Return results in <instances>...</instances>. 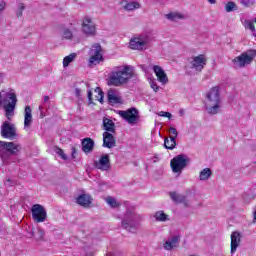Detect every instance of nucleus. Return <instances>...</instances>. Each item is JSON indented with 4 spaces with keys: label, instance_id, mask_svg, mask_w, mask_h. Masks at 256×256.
Here are the masks:
<instances>
[{
    "label": "nucleus",
    "instance_id": "1",
    "mask_svg": "<svg viewBox=\"0 0 256 256\" xmlns=\"http://www.w3.org/2000/svg\"><path fill=\"white\" fill-rule=\"evenodd\" d=\"M205 109L208 115L221 113V92L219 86L212 87L206 94Z\"/></svg>",
    "mask_w": 256,
    "mask_h": 256
},
{
    "label": "nucleus",
    "instance_id": "2",
    "mask_svg": "<svg viewBox=\"0 0 256 256\" xmlns=\"http://www.w3.org/2000/svg\"><path fill=\"white\" fill-rule=\"evenodd\" d=\"M141 221H143V216L136 213L133 210H127L121 221V225L125 231L128 233H137L141 229Z\"/></svg>",
    "mask_w": 256,
    "mask_h": 256
},
{
    "label": "nucleus",
    "instance_id": "3",
    "mask_svg": "<svg viewBox=\"0 0 256 256\" xmlns=\"http://www.w3.org/2000/svg\"><path fill=\"white\" fill-rule=\"evenodd\" d=\"M132 77L133 71H131V67L125 66L121 70H115L110 73V76L108 77V85L121 87V85L129 83V79H132Z\"/></svg>",
    "mask_w": 256,
    "mask_h": 256
},
{
    "label": "nucleus",
    "instance_id": "4",
    "mask_svg": "<svg viewBox=\"0 0 256 256\" xmlns=\"http://www.w3.org/2000/svg\"><path fill=\"white\" fill-rule=\"evenodd\" d=\"M2 102L5 115L8 121H11V117L15 115V107H17V94L13 91L6 92Z\"/></svg>",
    "mask_w": 256,
    "mask_h": 256
},
{
    "label": "nucleus",
    "instance_id": "5",
    "mask_svg": "<svg viewBox=\"0 0 256 256\" xmlns=\"http://www.w3.org/2000/svg\"><path fill=\"white\" fill-rule=\"evenodd\" d=\"M22 147L15 142L0 141V157H13L19 155Z\"/></svg>",
    "mask_w": 256,
    "mask_h": 256
},
{
    "label": "nucleus",
    "instance_id": "6",
    "mask_svg": "<svg viewBox=\"0 0 256 256\" xmlns=\"http://www.w3.org/2000/svg\"><path fill=\"white\" fill-rule=\"evenodd\" d=\"M256 51L255 50H249L247 52H243L240 56H237L232 60L234 63V67H246V65H251L253 62V59H255Z\"/></svg>",
    "mask_w": 256,
    "mask_h": 256
},
{
    "label": "nucleus",
    "instance_id": "7",
    "mask_svg": "<svg viewBox=\"0 0 256 256\" xmlns=\"http://www.w3.org/2000/svg\"><path fill=\"white\" fill-rule=\"evenodd\" d=\"M206 65L207 58L205 57V55L200 54L198 56H194L188 59L186 69H193V71H198V73H201Z\"/></svg>",
    "mask_w": 256,
    "mask_h": 256
},
{
    "label": "nucleus",
    "instance_id": "8",
    "mask_svg": "<svg viewBox=\"0 0 256 256\" xmlns=\"http://www.w3.org/2000/svg\"><path fill=\"white\" fill-rule=\"evenodd\" d=\"M118 115L127 121L129 125H137L139 123V110L137 108L132 107L128 110H119Z\"/></svg>",
    "mask_w": 256,
    "mask_h": 256
},
{
    "label": "nucleus",
    "instance_id": "9",
    "mask_svg": "<svg viewBox=\"0 0 256 256\" xmlns=\"http://www.w3.org/2000/svg\"><path fill=\"white\" fill-rule=\"evenodd\" d=\"M187 161V157L183 154L175 156L170 162L173 173H181L187 167Z\"/></svg>",
    "mask_w": 256,
    "mask_h": 256
},
{
    "label": "nucleus",
    "instance_id": "10",
    "mask_svg": "<svg viewBox=\"0 0 256 256\" xmlns=\"http://www.w3.org/2000/svg\"><path fill=\"white\" fill-rule=\"evenodd\" d=\"M1 136L4 137V139H15L17 137V128H15V124L5 121L1 126Z\"/></svg>",
    "mask_w": 256,
    "mask_h": 256
},
{
    "label": "nucleus",
    "instance_id": "11",
    "mask_svg": "<svg viewBox=\"0 0 256 256\" xmlns=\"http://www.w3.org/2000/svg\"><path fill=\"white\" fill-rule=\"evenodd\" d=\"M32 218L37 223H43L47 219V211L41 204H34L32 206Z\"/></svg>",
    "mask_w": 256,
    "mask_h": 256
},
{
    "label": "nucleus",
    "instance_id": "12",
    "mask_svg": "<svg viewBox=\"0 0 256 256\" xmlns=\"http://www.w3.org/2000/svg\"><path fill=\"white\" fill-rule=\"evenodd\" d=\"M101 51H102L101 44L96 43L92 46L89 52L91 55L89 59L90 65H97L101 63V61H103V54H101Z\"/></svg>",
    "mask_w": 256,
    "mask_h": 256
},
{
    "label": "nucleus",
    "instance_id": "13",
    "mask_svg": "<svg viewBox=\"0 0 256 256\" xmlns=\"http://www.w3.org/2000/svg\"><path fill=\"white\" fill-rule=\"evenodd\" d=\"M149 37H143L140 36L138 38H132L129 43L130 49L141 51L143 50V47H146V45H149Z\"/></svg>",
    "mask_w": 256,
    "mask_h": 256
},
{
    "label": "nucleus",
    "instance_id": "14",
    "mask_svg": "<svg viewBox=\"0 0 256 256\" xmlns=\"http://www.w3.org/2000/svg\"><path fill=\"white\" fill-rule=\"evenodd\" d=\"M82 31L85 33V35H96L97 29L91 18L84 17L82 22Z\"/></svg>",
    "mask_w": 256,
    "mask_h": 256
},
{
    "label": "nucleus",
    "instance_id": "15",
    "mask_svg": "<svg viewBox=\"0 0 256 256\" xmlns=\"http://www.w3.org/2000/svg\"><path fill=\"white\" fill-rule=\"evenodd\" d=\"M115 133L104 132L103 133V147L107 149H113L117 145V139H115Z\"/></svg>",
    "mask_w": 256,
    "mask_h": 256
},
{
    "label": "nucleus",
    "instance_id": "16",
    "mask_svg": "<svg viewBox=\"0 0 256 256\" xmlns=\"http://www.w3.org/2000/svg\"><path fill=\"white\" fill-rule=\"evenodd\" d=\"M76 203L80 205V207H84V209H89V207H91L93 204V197H91L89 194H80L76 198Z\"/></svg>",
    "mask_w": 256,
    "mask_h": 256
},
{
    "label": "nucleus",
    "instance_id": "17",
    "mask_svg": "<svg viewBox=\"0 0 256 256\" xmlns=\"http://www.w3.org/2000/svg\"><path fill=\"white\" fill-rule=\"evenodd\" d=\"M96 169H100L101 171H109L111 167V161L109 160V155H102L98 162H95Z\"/></svg>",
    "mask_w": 256,
    "mask_h": 256
},
{
    "label": "nucleus",
    "instance_id": "18",
    "mask_svg": "<svg viewBox=\"0 0 256 256\" xmlns=\"http://www.w3.org/2000/svg\"><path fill=\"white\" fill-rule=\"evenodd\" d=\"M153 71H154L158 81L160 83H162V85H166V83H169V78L167 77V74L165 73L163 68H161V66L155 65L153 67Z\"/></svg>",
    "mask_w": 256,
    "mask_h": 256
},
{
    "label": "nucleus",
    "instance_id": "19",
    "mask_svg": "<svg viewBox=\"0 0 256 256\" xmlns=\"http://www.w3.org/2000/svg\"><path fill=\"white\" fill-rule=\"evenodd\" d=\"M169 196L174 203H183L184 207H189V200H187V196L177 192H169Z\"/></svg>",
    "mask_w": 256,
    "mask_h": 256
},
{
    "label": "nucleus",
    "instance_id": "20",
    "mask_svg": "<svg viewBox=\"0 0 256 256\" xmlns=\"http://www.w3.org/2000/svg\"><path fill=\"white\" fill-rule=\"evenodd\" d=\"M241 243V234L239 232H232L231 234V255L237 251V247Z\"/></svg>",
    "mask_w": 256,
    "mask_h": 256
},
{
    "label": "nucleus",
    "instance_id": "21",
    "mask_svg": "<svg viewBox=\"0 0 256 256\" xmlns=\"http://www.w3.org/2000/svg\"><path fill=\"white\" fill-rule=\"evenodd\" d=\"M33 123V114H31V106H26L24 110V129H29Z\"/></svg>",
    "mask_w": 256,
    "mask_h": 256
},
{
    "label": "nucleus",
    "instance_id": "22",
    "mask_svg": "<svg viewBox=\"0 0 256 256\" xmlns=\"http://www.w3.org/2000/svg\"><path fill=\"white\" fill-rule=\"evenodd\" d=\"M95 147V141L91 138H84L82 140V151L84 153H91Z\"/></svg>",
    "mask_w": 256,
    "mask_h": 256
},
{
    "label": "nucleus",
    "instance_id": "23",
    "mask_svg": "<svg viewBox=\"0 0 256 256\" xmlns=\"http://www.w3.org/2000/svg\"><path fill=\"white\" fill-rule=\"evenodd\" d=\"M180 239H181V237H179V236H173L171 238V240H168L164 243V245H163L164 249H166V251H171V249H173V247H177V245H179Z\"/></svg>",
    "mask_w": 256,
    "mask_h": 256
},
{
    "label": "nucleus",
    "instance_id": "24",
    "mask_svg": "<svg viewBox=\"0 0 256 256\" xmlns=\"http://www.w3.org/2000/svg\"><path fill=\"white\" fill-rule=\"evenodd\" d=\"M103 127L105 133H115V122L109 118H103Z\"/></svg>",
    "mask_w": 256,
    "mask_h": 256
},
{
    "label": "nucleus",
    "instance_id": "25",
    "mask_svg": "<svg viewBox=\"0 0 256 256\" xmlns=\"http://www.w3.org/2000/svg\"><path fill=\"white\" fill-rule=\"evenodd\" d=\"M107 96H108L109 103H115V104L121 103V98L117 96V90L109 89Z\"/></svg>",
    "mask_w": 256,
    "mask_h": 256
},
{
    "label": "nucleus",
    "instance_id": "26",
    "mask_svg": "<svg viewBox=\"0 0 256 256\" xmlns=\"http://www.w3.org/2000/svg\"><path fill=\"white\" fill-rule=\"evenodd\" d=\"M164 147L165 149H169L170 151H173V149L177 147V139H175V137L165 138Z\"/></svg>",
    "mask_w": 256,
    "mask_h": 256
},
{
    "label": "nucleus",
    "instance_id": "27",
    "mask_svg": "<svg viewBox=\"0 0 256 256\" xmlns=\"http://www.w3.org/2000/svg\"><path fill=\"white\" fill-rule=\"evenodd\" d=\"M154 218L156 221H159L160 223H165V221H170L169 215L165 214L164 211H157L154 214Z\"/></svg>",
    "mask_w": 256,
    "mask_h": 256
},
{
    "label": "nucleus",
    "instance_id": "28",
    "mask_svg": "<svg viewBox=\"0 0 256 256\" xmlns=\"http://www.w3.org/2000/svg\"><path fill=\"white\" fill-rule=\"evenodd\" d=\"M211 175H213V171H211V168H204L200 174H199V179L200 181H207Z\"/></svg>",
    "mask_w": 256,
    "mask_h": 256
},
{
    "label": "nucleus",
    "instance_id": "29",
    "mask_svg": "<svg viewBox=\"0 0 256 256\" xmlns=\"http://www.w3.org/2000/svg\"><path fill=\"white\" fill-rule=\"evenodd\" d=\"M166 18L169 19L170 21H179L181 19H185V15L177 12H171L166 15Z\"/></svg>",
    "mask_w": 256,
    "mask_h": 256
},
{
    "label": "nucleus",
    "instance_id": "30",
    "mask_svg": "<svg viewBox=\"0 0 256 256\" xmlns=\"http://www.w3.org/2000/svg\"><path fill=\"white\" fill-rule=\"evenodd\" d=\"M32 237L37 241H43V237H45V231L41 228H37L36 230L32 231Z\"/></svg>",
    "mask_w": 256,
    "mask_h": 256
},
{
    "label": "nucleus",
    "instance_id": "31",
    "mask_svg": "<svg viewBox=\"0 0 256 256\" xmlns=\"http://www.w3.org/2000/svg\"><path fill=\"white\" fill-rule=\"evenodd\" d=\"M77 59V53H71L68 56H65L63 59V67H69L70 63H73Z\"/></svg>",
    "mask_w": 256,
    "mask_h": 256
},
{
    "label": "nucleus",
    "instance_id": "32",
    "mask_svg": "<svg viewBox=\"0 0 256 256\" xmlns=\"http://www.w3.org/2000/svg\"><path fill=\"white\" fill-rule=\"evenodd\" d=\"M125 11H135V9H141L139 2H129L124 6Z\"/></svg>",
    "mask_w": 256,
    "mask_h": 256
},
{
    "label": "nucleus",
    "instance_id": "33",
    "mask_svg": "<svg viewBox=\"0 0 256 256\" xmlns=\"http://www.w3.org/2000/svg\"><path fill=\"white\" fill-rule=\"evenodd\" d=\"M225 11H226V13H231L232 11H237V4H235V2H233V1H229L225 5Z\"/></svg>",
    "mask_w": 256,
    "mask_h": 256
},
{
    "label": "nucleus",
    "instance_id": "34",
    "mask_svg": "<svg viewBox=\"0 0 256 256\" xmlns=\"http://www.w3.org/2000/svg\"><path fill=\"white\" fill-rule=\"evenodd\" d=\"M54 152L56 153V155H59V157H61V159H63L64 161H67V154H65L63 149L56 146V147H54Z\"/></svg>",
    "mask_w": 256,
    "mask_h": 256
},
{
    "label": "nucleus",
    "instance_id": "35",
    "mask_svg": "<svg viewBox=\"0 0 256 256\" xmlns=\"http://www.w3.org/2000/svg\"><path fill=\"white\" fill-rule=\"evenodd\" d=\"M106 203L112 208H117L119 206V203H117V200L111 196L106 198Z\"/></svg>",
    "mask_w": 256,
    "mask_h": 256
},
{
    "label": "nucleus",
    "instance_id": "36",
    "mask_svg": "<svg viewBox=\"0 0 256 256\" xmlns=\"http://www.w3.org/2000/svg\"><path fill=\"white\" fill-rule=\"evenodd\" d=\"M244 27H245V29H250V31H252L253 35H255V24H253L252 21L246 20L244 22Z\"/></svg>",
    "mask_w": 256,
    "mask_h": 256
},
{
    "label": "nucleus",
    "instance_id": "37",
    "mask_svg": "<svg viewBox=\"0 0 256 256\" xmlns=\"http://www.w3.org/2000/svg\"><path fill=\"white\" fill-rule=\"evenodd\" d=\"M23 11H25V4L19 3L18 9L16 10V16L17 17H23Z\"/></svg>",
    "mask_w": 256,
    "mask_h": 256
},
{
    "label": "nucleus",
    "instance_id": "38",
    "mask_svg": "<svg viewBox=\"0 0 256 256\" xmlns=\"http://www.w3.org/2000/svg\"><path fill=\"white\" fill-rule=\"evenodd\" d=\"M240 3L244 7H253V5H255V0H240Z\"/></svg>",
    "mask_w": 256,
    "mask_h": 256
},
{
    "label": "nucleus",
    "instance_id": "39",
    "mask_svg": "<svg viewBox=\"0 0 256 256\" xmlns=\"http://www.w3.org/2000/svg\"><path fill=\"white\" fill-rule=\"evenodd\" d=\"M63 39H73V32L69 29H65L63 32Z\"/></svg>",
    "mask_w": 256,
    "mask_h": 256
},
{
    "label": "nucleus",
    "instance_id": "40",
    "mask_svg": "<svg viewBox=\"0 0 256 256\" xmlns=\"http://www.w3.org/2000/svg\"><path fill=\"white\" fill-rule=\"evenodd\" d=\"M95 93H98V101L100 103H103V97H104V93H103V90H101L99 87H97L95 89Z\"/></svg>",
    "mask_w": 256,
    "mask_h": 256
},
{
    "label": "nucleus",
    "instance_id": "41",
    "mask_svg": "<svg viewBox=\"0 0 256 256\" xmlns=\"http://www.w3.org/2000/svg\"><path fill=\"white\" fill-rule=\"evenodd\" d=\"M169 133H171V135H174V136H170V137H175V139H177V137L179 136V132H177V129L174 127H170Z\"/></svg>",
    "mask_w": 256,
    "mask_h": 256
},
{
    "label": "nucleus",
    "instance_id": "42",
    "mask_svg": "<svg viewBox=\"0 0 256 256\" xmlns=\"http://www.w3.org/2000/svg\"><path fill=\"white\" fill-rule=\"evenodd\" d=\"M158 115H159V117H167V118H169V119H171V117H172L171 113L165 112V111H160V112L158 113Z\"/></svg>",
    "mask_w": 256,
    "mask_h": 256
},
{
    "label": "nucleus",
    "instance_id": "43",
    "mask_svg": "<svg viewBox=\"0 0 256 256\" xmlns=\"http://www.w3.org/2000/svg\"><path fill=\"white\" fill-rule=\"evenodd\" d=\"M150 86L153 89V91H155V93H157V91H159V86L157 85V82H155V81L150 82Z\"/></svg>",
    "mask_w": 256,
    "mask_h": 256
},
{
    "label": "nucleus",
    "instance_id": "44",
    "mask_svg": "<svg viewBox=\"0 0 256 256\" xmlns=\"http://www.w3.org/2000/svg\"><path fill=\"white\" fill-rule=\"evenodd\" d=\"M88 101L89 103H93V92L91 90H88Z\"/></svg>",
    "mask_w": 256,
    "mask_h": 256
},
{
    "label": "nucleus",
    "instance_id": "45",
    "mask_svg": "<svg viewBox=\"0 0 256 256\" xmlns=\"http://www.w3.org/2000/svg\"><path fill=\"white\" fill-rule=\"evenodd\" d=\"M39 111H40V117L41 119H43V117H45V113L43 112V106H39Z\"/></svg>",
    "mask_w": 256,
    "mask_h": 256
},
{
    "label": "nucleus",
    "instance_id": "46",
    "mask_svg": "<svg viewBox=\"0 0 256 256\" xmlns=\"http://www.w3.org/2000/svg\"><path fill=\"white\" fill-rule=\"evenodd\" d=\"M75 95H76V97H81V89L76 88L75 89Z\"/></svg>",
    "mask_w": 256,
    "mask_h": 256
},
{
    "label": "nucleus",
    "instance_id": "47",
    "mask_svg": "<svg viewBox=\"0 0 256 256\" xmlns=\"http://www.w3.org/2000/svg\"><path fill=\"white\" fill-rule=\"evenodd\" d=\"M77 157V149L72 148V158L75 159Z\"/></svg>",
    "mask_w": 256,
    "mask_h": 256
},
{
    "label": "nucleus",
    "instance_id": "48",
    "mask_svg": "<svg viewBox=\"0 0 256 256\" xmlns=\"http://www.w3.org/2000/svg\"><path fill=\"white\" fill-rule=\"evenodd\" d=\"M3 96H2V94L0 93V109H1V107H3Z\"/></svg>",
    "mask_w": 256,
    "mask_h": 256
},
{
    "label": "nucleus",
    "instance_id": "49",
    "mask_svg": "<svg viewBox=\"0 0 256 256\" xmlns=\"http://www.w3.org/2000/svg\"><path fill=\"white\" fill-rule=\"evenodd\" d=\"M44 103H49V96H44Z\"/></svg>",
    "mask_w": 256,
    "mask_h": 256
},
{
    "label": "nucleus",
    "instance_id": "50",
    "mask_svg": "<svg viewBox=\"0 0 256 256\" xmlns=\"http://www.w3.org/2000/svg\"><path fill=\"white\" fill-rule=\"evenodd\" d=\"M208 2H210L212 5H215V3H217V0H208Z\"/></svg>",
    "mask_w": 256,
    "mask_h": 256
},
{
    "label": "nucleus",
    "instance_id": "51",
    "mask_svg": "<svg viewBox=\"0 0 256 256\" xmlns=\"http://www.w3.org/2000/svg\"><path fill=\"white\" fill-rule=\"evenodd\" d=\"M254 221H256V211L254 212Z\"/></svg>",
    "mask_w": 256,
    "mask_h": 256
},
{
    "label": "nucleus",
    "instance_id": "52",
    "mask_svg": "<svg viewBox=\"0 0 256 256\" xmlns=\"http://www.w3.org/2000/svg\"><path fill=\"white\" fill-rule=\"evenodd\" d=\"M184 111L183 110H180V115H183Z\"/></svg>",
    "mask_w": 256,
    "mask_h": 256
},
{
    "label": "nucleus",
    "instance_id": "53",
    "mask_svg": "<svg viewBox=\"0 0 256 256\" xmlns=\"http://www.w3.org/2000/svg\"><path fill=\"white\" fill-rule=\"evenodd\" d=\"M7 182H8V183H11V179H8Z\"/></svg>",
    "mask_w": 256,
    "mask_h": 256
},
{
    "label": "nucleus",
    "instance_id": "54",
    "mask_svg": "<svg viewBox=\"0 0 256 256\" xmlns=\"http://www.w3.org/2000/svg\"><path fill=\"white\" fill-rule=\"evenodd\" d=\"M254 23H256V18L254 19Z\"/></svg>",
    "mask_w": 256,
    "mask_h": 256
}]
</instances>
